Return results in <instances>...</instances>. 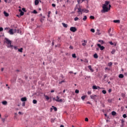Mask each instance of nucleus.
Here are the masks:
<instances>
[{
    "mask_svg": "<svg viewBox=\"0 0 127 127\" xmlns=\"http://www.w3.org/2000/svg\"><path fill=\"white\" fill-rule=\"evenodd\" d=\"M75 93L76 94H79V90H77V89L75 90Z\"/></svg>",
    "mask_w": 127,
    "mask_h": 127,
    "instance_id": "58836bf2",
    "label": "nucleus"
},
{
    "mask_svg": "<svg viewBox=\"0 0 127 127\" xmlns=\"http://www.w3.org/2000/svg\"><path fill=\"white\" fill-rule=\"evenodd\" d=\"M3 14H4V15L5 16H6V17L9 16V14H8V13H7V12H5V11H4V12H3Z\"/></svg>",
    "mask_w": 127,
    "mask_h": 127,
    "instance_id": "f8f14e48",
    "label": "nucleus"
},
{
    "mask_svg": "<svg viewBox=\"0 0 127 127\" xmlns=\"http://www.w3.org/2000/svg\"><path fill=\"white\" fill-rule=\"evenodd\" d=\"M119 77L120 78H124V74H120L119 75Z\"/></svg>",
    "mask_w": 127,
    "mask_h": 127,
    "instance_id": "bb28decb",
    "label": "nucleus"
},
{
    "mask_svg": "<svg viewBox=\"0 0 127 127\" xmlns=\"http://www.w3.org/2000/svg\"><path fill=\"white\" fill-rule=\"evenodd\" d=\"M102 93H103V94L105 95V94H107V91L103 90H102Z\"/></svg>",
    "mask_w": 127,
    "mask_h": 127,
    "instance_id": "2f4dec72",
    "label": "nucleus"
},
{
    "mask_svg": "<svg viewBox=\"0 0 127 127\" xmlns=\"http://www.w3.org/2000/svg\"><path fill=\"white\" fill-rule=\"evenodd\" d=\"M33 13H34L35 14H37V11H36V10H34L33 11Z\"/></svg>",
    "mask_w": 127,
    "mask_h": 127,
    "instance_id": "c9c22d12",
    "label": "nucleus"
},
{
    "mask_svg": "<svg viewBox=\"0 0 127 127\" xmlns=\"http://www.w3.org/2000/svg\"><path fill=\"white\" fill-rule=\"evenodd\" d=\"M45 97L46 100H47V101H48V100H49L50 98H49V97H48V96L45 95Z\"/></svg>",
    "mask_w": 127,
    "mask_h": 127,
    "instance_id": "72a5a7b5",
    "label": "nucleus"
},
{
    "mask_svg": "<svg viewBox=\"0 0 127 127\" xmlns=\"http://www.w3.org/2000/svg\"><path fill=\"white\" fill-rule=\"evenodd\" d=\"M109 3H110V1H105V4H103V5H105V6H108V5H109Z\"/></svg>",
    "mask_w": 127,
    "mask_h": 127,
    "instance_id": "1a4fd4ad",
    "label": "nucleus"
},
{
    "mask_svg": "<svg viewBox=\"0 0 127 127\" xmlns=\"http://www.w3.org/2000/svg\"><path fill=\"white\" fill-rule=\"evenodd\" d=\"M54 92H55V90H52L51 91V93H54Z\"/></svg>",
    "mask_w": 127,
    "mask_h": 127,
    "instance_id": "052dcab7",
    "label": "nucleus"
},
{
    "mask_svg": "<svg viewBox=\"0 0 127 127\" xmlns=\"http://www.w3.org/2000/svg\"><path fill=\"white\" fill-rule=\"evenodd\" d=\"M111 30H112V29H111V28H110V29L108 30V33H109V34H110V32H111Z\"/></svg>",
    "mask_w": 127,
    "mask_h": 127,
    "instance_id": "603ef678",
    "label": "nucleus"
},
{
    "mask_svg": "<svg viewBox=\"0 0 127 127\" xmlns=\"http://www.w3.org/2000/svg\"><path fill=\"white\" fill-rule=\"evenodd\" d=\"M22 106L23 107H25V102H23Z\"/></svg>",
    "mask_w": 127,
    "mask_h": 127,
    "instance_id": "09e8293b",
    "label": "nucleus"
},
{
    "mask_svg": "<svg viewBox=\"0 0 127 127\" xmlns=\"http://www.w3.org/2000/svg\"><path fill=\"white\" fill-rule=\"evenodd\" d=\"M33 103L34 104H37V100H33Z\"/></svg>",
    "mask_w": 127,
    "mask_h": 127,
    "instance_id": "f704fd0d",
    "label": "nucleus"
},
{
    "mask_svg": "<svg viewBox=\"0 0 127 127\" xmlns=\"http://www.w3.org/2000/svg\"><path fill=\"white\" fill-rule=\"evenodd\" d=\"M3 70H4V68H2L1 69V71L2 72V71H3Z\"/></svg>",
    "mask_w": 127,
    "mask_h": 127,
    "instance_id": "338daca9",
    "label": "nucleus"
},
{
    "mask_svg": "<svg viewBox=\"0 0 127 127\" xmlns=\"http://www.w3.org/2000/svg\"><path fill=\"white\" fill-rule=\"evenodd\" d=\"M72 57L73 58H77V56H76V54H73L72 55Z\"/></svg>",
    "mask_w": 127,
    "mask_h": 127,
    "instance_id": "393cba45",
    "label": "nucleus"
},
{
    "mask_svg": "<svg viewBox=\"0 0 127 127\" xmlns=\"http://www.w3.org/2000/svg\"><path fill=\"white\" fill-rule=\"evenodd\" d=\"M53 108H51V110H54L55 112H57V108L52 106Z\"/></svg>",
    "mask_w": 127,
    "mask_h": 127,
    "instance_id": "ddd939ff",
    "label": "nucleus"
},
{
    "mask_svg": "<svg viewBox=\"0 0 127 127\" xmlns=\"http://www.w3.org/2000/svg\"><path fill=\"white\" fill-rule=\"evenodd\" d=\"M13 48H14L15 50H17L18 49L17 46H13Z\"/></svg>",
    "mask_w": 127,
    "mask_h": 127,
    "instance_id": "473e14b6",
    "label": "nucleus"
},
{
    "mask_svg": "<svg viewBox=\"0 0 127 127\" xmlns=\"http://www.w3.org/2000/svg\"><path fill=\"white\" fill-rule=\"evenodd\" d=\"M19 12H21V11H22V10H21V9H19Z\"/></svg>",
    "mask_w": 127,
    "mask_h": 127,
    "instance_id": "69168bd1",
    "label": "nucleus"
},
{
    "mask_svg": "<svg viewBox=\"0 0 127 127\" xmlns=\"http://www.w3.org/2000/svg\"><path fill=\"white\" fill-rule=\"evenodd\" d=\"M103 9L101 10V12L104 13V12H108L111 8H108V6H106V5H103L102 6Z\"/></svg>",
    "mask_w": 127,
    "mask_h": 127,
    "instance_id": "f03ea898",
    "label": "nucleus"
},
{
    "mask_svg": "<svg viewBox=\"0 0 127 127\" xmlns=\"http://www.w3.org/2000/svg\"><path fill=\"white\" fill-rule=\"evenodd\" d=\"M109 35L110 36H113V34H112L111 33H109Z\"/></svg>",
    "mask_w": 127,
    "mask_h": 127,
    "instance_id": "0e129e2a",
    "label": "nucleus"
},
{
    "mask_svg": "<svg viewBox=\"0 0 127 127\" xmlns=\"http://www.w3.org/2000/svg\"><path fill=\"white\" fill-rule=\"evenodd\" d=\"M9 34H10V35H12L14 34V33H13V29H10L8 32Z\"/></svg>",
    "mask_w": 127,
    "mask_h": 127,
    "instance_id": "423d86ee",
    "label": "nucleus"
},
{
    "mask_svg": "<svg viewBox=\"0 0 127 127\" xmlns=\"http://www.w3.org/2000/svg\"><path fill=\"white\" fill-rule=\"evenodd\" d=\"M3 31V28L2 27H0V32Z\"/></svg>",
    "mask_w": 127,
    "mask_h": 127,
    "instance_id": "37998d69",
    "label": "nucleus"
},
{
    "mask_svg": "<svg viewBox=\"0 0 127 127\" xmlns=\"http://www.w3.org/2000/svg\"><path fill=\"white\" fill-rule=\"evenodd\" d=\"M24 15V12H23V11H21V12H20V16H22V15Z\"/></svg>",
    "mask_w": 127,
    "mask_h": 127,
    "instance_id": "a878e982",
    "label": "nucleus"
},
{
    "mask_svg": "<svg viewBox=\"0 0 127 127\" xmlns=\"http://www.w3.org/2000/svg\"><path fill=\"white\" fill-rule=\"evenodd\" d=\"M80 1H81V0H77V2L78 4L80 3Z\"/></svg>",
    "mask_w": 127,
    "mask_h": 127,
    "instance_id": "bf43d9fd",
    "label": "nucleus"
},
{
    "mask_svg": "<svg viewBox=\"0 0 127 127\" xmlns=\"http://www.w3.org/2000/svg\"><path fill=\"white\" fill-rule=\"evenodd\" d=\"M109 93H111L112 92V89H109L108 90Z\"/></svg>",
    "mask_w": 127,
    "mask_h": 127,
    "instance_id": "4d7b16f0",
    "label": "nucleus"
},
{
    "mask_svg": "<svg viewBox=\"0 0 127 127\" xmlns=\"http://www.w3.org/2000/svg\"><path fill=\"white\" fill-rule=\"evenodd\" d=\"M64 82H65L64 80L61 81L59 82V84H62V83H64Z\"/></svg>",
    "mask_w": 127,
    "mask_h": 127,
    "instance_id": "5fc2aeb1",
    "label": "nucleus"
},
{
    "mask_svg": "<svg viewBox=\"0 0 127 127\" xmlns=\"http://www.w3.org/2000/svg\"><path fill=\"white\" fill-rule=\"evenodd\" d=\"M86 98V96H82L81 97V99L83 100V101H84V100H85V99Z\"/></svg>",
    "mask_w": 127,
    "mask_h": 127,
    "instance_id": "7c9ffc66",
    "label": "nucleus"
},
{
    "mask_svg": "<svg viewBox=\"0 0 127 127\" xmlns=\"http://www.w3.org/2000/svg\"><path fill=\"white\" fill-rule=\"evenodd\" d=\"M122 96L123 97V98H125V97H126V95L124 93L122 94Z\"/></svg>",
    "mask_w": 127,
    "mask_h": 127,
    "instance_id": "3c124183",
    "label": "nucleus"
},
{
    "mask_svg": "<svg viewBox=\"0 0 127 127\" xmlns=\"http://www.w3.org/2000/svg\"><path fill=\"white\" fill-rule=\"evenodd\" d=\"M69 49H74V48L72 46H69Z\"/></svg>",
    "mask_w": 127,
    "mask_h": 127,
    "instance_id": "49530a36",
    "label": "nucleus"
},
{
    "mask_svg": "<svg viewBox=\"0 0 127 127\" xmlns=\"http://www.w3.org/2000/svg\"><path fill=\"white\" fill-rule=\"evenodd\" d=\"M22 10H23V11H24L25 12H26V10H25V8H22Z\"/></svg>",
    "mask_w": 127,
    "mask_h": 127,
    "instance_id": "864d4df0",
    "label": "nucleus"
},
{
    "mask_svg": "<svg viewBox=\"0 0 127 127\" xmlns=\"http://www.w3.org/2000/svg\"><path fill=\"white\" fill-rule=\"evenodd\" d=\"M123 118H124V119H126V118H127V115L126 114H124L123 115Z\"/></svg>",
    "mask_w": 127,
    "mask_h": 127,
    "instance_id": "79ce46f5",
    "label": "nucleus"
},
{
    "mask_svg": "<svg viewBox=\"0 0 127 127\" xmlns=\"http://www.w3.org/2000/svg\"><path fill=\"white\" fill-rule=\"evenodd\" d=\"M51 12L50 11H49L48 12V18H49V17H50V14H51Z\"/></svg>",
    "mask_w": 127,
    "mask_h": 127,
    "instance_id": "b1692460",
    "label": "nucleus"
},
{
    "mask_svg": "<svg viewBox=\"0 0 127 127\" xmlns=\"http://www.w3.org/2000/svg\"><path fill=\"white\" fill-rule=\"evenodd\" d=\"M78 19H79V18H78V17H76L74 18L75 21H77V20H78Z\"/></svg>",
    "mask_w": 127,
    "mask_h": 127,
    "instance_id": "ea45409f",
    "label": "nucleus"
},
{
    "mask_svg": "<svg viewBox=\"0 0 127 127\" xmlns=\"http://www.w3.org/2000/svg\"><path fill=\"white\" fill-rule=\"evenodd\" d=\"M83 11H84V12H86V13H88V12H89V10L86 9H83Z\"/></svg>",
    "mask_w": 127,
    "mask_h": 127,
    "instance_id": "c756f323",
    "label": "nucleus"
},
{
    "mask_svg": "<svg viewBox=\"0 0 127 127\" xmlns=\"http://www.w3.org/2000/svg\"><path fill=\"white\" fill-rule=\"evenodd\" d=\"M52 45H54V40L52 41Z\"/></svg>",
    "mask_w": 127,
    "mask_h": 127,
    "instance_id": "e2e57ef3",
    "label": "nucleus"
},
{
    "mask_svg": "<svg viewBox=\"0 0 127 127\" xmlns=\"http://www.w3.org/2000/svg\"><path fill=\"white\" fill-rule=\"evenodd\" d=\"M60 99V97H59V96H57V99H55V101L56 102H58V103H62V102H63V99Z\"/></svg>",
    "mask_w": 127,
    "mask_h": 127,
    "instance_id": "7ed1b4c3",
    "label": "nucleus"
},
{
    "mask_svg": "<svg viewBox=\"0 0 127 127\" xmlns=\"http://www.w3.org/2000/svg\"><path fill=\"white\" fill-rule=\"evenodd\" d=\"M96 97H97V95L94 94L90 95V98L92 99V100H96Z\"/></svg>",
    "mask_w": 127,
    "mask_h": 127,
    "instance_id": "0eeeda50",
    "label": "nucleus"
},
{
    "mask_svg": "<svg viewBox=\"0 0 127 127\" xmlns=\"http://www.w3.org/2000/svg\"><path fill=\"white\" fill-rule=\"evenodd\" d=\"M52 5L53 7H55V6H56V4H55V3L52 4Z\"/></svg>",
    "mask_w": 127,
    "mask_h": 127,
    "instance_id": "a18cd8bd",
    "label": "nucleus"
},
{
    "mask_svg": "<svg viewBox=\"0 0 127 127\" xmlns=\"http://www.w3.org/2000/svg\"><path fill=\"white\" fill-rule=\"evenodd\" d=\"M109 66H112V65H113V63H110L109 64H108Z\"/></svg>",
    "mask_w": 127,
    "mask_h": 127,
    "instance_id": "6e6d98bb",
    "label": "nucleus"
},
{
    "mask_svg": "<svg viewBox=\"0 0 127 127\" xmlns=\"http://www.w3.org/2000/svg\"><path fill=\"white\" fill-rule=\"evenodd\" d=\"M18 52H20L21 53H22L23 52V48H21L20 49H18Z\"/></svg>",
    "mask_w": 127,
    "mask_h": 127,
    "instance_id": "4468645a",
    "label": "nucleus"
},
{
    "mask_svg": "<svg viewBox=\"0 0 127 127\" xmlns=\"http://www.w3.org/2000/svg\"><path fill=\"white\" fill-rule=\"evenodd\" d=\"M90 31L91 32H93V33L95 32V29H90Z\"/></svg>",
    "mask_w": 127,
    "mask_h": 127,
    "instance_id": "4c0bfd02",
    "label": "nucleus"
},
{
    "mask_svg": "<svg viewBox=\"0 0 127 127\" xmlns=\"http://www.w3.org/2000/svg\"><path fill=\"white\" fill-rule=\"evenodd\" d=\"M109 43L111 45H114V43L113 42H109Z\"/></svg>",
    "mask_w": 127,
    "mask_h": 127,
    "instance_id": "8fccbe9b",
    "label": "nucleus"
},
{
    "mask_svg": "<svg viewBox=\"0 0 127 127\" xmlns=\"http://www.w3.org/2000/svg\"><path fill=\"white\" fill-rule=\"evenodd\" d=\"M87 104L91 105V102L88 101V102H87Z\"/></svg>",
    "mask_w": 127,
    "mask_h": 127,
    "instance_id": "680f3d73",
    "label": "nucleus"
},
{
    "mask_svg": "<svg viewBox=\"0 0 127 127\" xmlns=\"http://www.w3.org/2000/svg\"><path fill=\"white\" fill-rule=\"evenodd\" d=\"M113 22L115 23H120V22H121V21H120V20H115L113 21Z\"/></svg>",
    "mask_w": 127,
    "mask_h": 127,
    "instance_id": "dca6fc26",
    "label": "nucleus"
},
{
    "mask_svg": "<svg viewBox=\"0 0 127 127\" xmlns=\"http://www.w3.org/2000/svg\"><path fill=\"white\" fill-rule=\"evenodd\" d=\"M21 101L22 102H26L27 101V98H26V97H22V98H21Z\"/></svg>",
    "mask_w": 127,
    "mask_h": 127,
    "instance_id": "6e6552de",
    "label": "nucleus"
},
{
    "mask_svg": "<svg viewBox=\"0 0 127 127\" xmlns=\"http://www.w3.org/2000/svg\"><path fill=\"white\" fill-rule=\"evenodd\" d=\"M97 46L99 47L100 50H101V51H103L104 49H105V47L101 46V44H98Z\"/></svg>",
    "mask_w": 127,
    "mask_h": 127,
    "instance_id": "39448f33",
    "label": "nucleus"
},
{
    "mask_svg": "<svg viewBox=\"0 0 127 127\" xmlns=\"http://www.w3.org/2000/svg\"><path fill=\"white\" fill-rule=\"evenodd\" d=\"M87 94L88 95H91V94H92V92H91V91H88L87 92Z\"/></svg>",
    "mask_w": 127,
    "mask_h": 127,
    "instance_id": "a19ab883",
    "label": "nucleus"
},
{
    "mask_svg": "<svg viewBox=\"0 0 127 127\" xmlns=\"http://www.w3.org/2000/svg\"><path fill=\"white\" fill-rule=\"evenodd\" d=\"M107 77H108V74H105V75H104V79H106V78Z\"/></svg>",
    "mask_w": 127,
    "mask_h": 127,
    "instance_id": "c03bdc74",
    "label": "nucleus"
},
{
    "mask_svg": "<svg viewBox=\"0 0 127 127\" xmlns=\"http://www.w3.org/2000/svg\"><path fill=\"white\" fill-rule=\"evenodd\" d=\"M85 122H89V119L87 118H86L85 119Z\"/></svg>",
    "mask_w": 127,
    "mask_h": 127,
    "instance_id": "de8ad7c7",
    "label": "nucleus"
},
{
    "mask_svg": "<svg viewBox=\"0 0 127 127\" xmlns=\"http://www.w3.org/2000/svg\"><path fill=\"white\" fill-rule=\"evenodd\" d=\"M90 19H95V17L94 16H90Z\"/></svg>",
    "mask_w": 127,
    "mask_h": 127,
    "instance_id": "e433bc0d",
    "label": "nucleus"
},
{
    "mask_svg": "<svg viewBox=\"0 0 127 127\" xmlns=\"http://www.w3.org/2000/svg\"><path fill=\"white\" fill-rule=\"evenodd\" d=\"M78 13H80V12H82V11H84V10H81V8H79L78 9Z\"/></svg>",
    "mask_w": 127,
    "mask_h": 127,
    "instance_id": "4be33fe9",
    "label": "nucleus"
},
{
    "mask_svg": "<svg viewBox=\"0 0 127 127\" xmlns=\"http://www.w3.org/2000/svg\"><path fill=\"white\" fill-rule=\"evenodd\" d=\"M112 116H116L117 115V112H116L115 111H113L112 112Z\"/></svg>",
    "mask_w": 127,
    "mask_h": 127,
    "instance_id": "5701e85b",
    "label": "nucleus"
},
{
    "mask_svg": "<svg viewBox=\"0 0 127 127\" xmlns=\"http://www.w3.org/2000/svg\"><path fill=\"white\" fill-rule=\"evenodd\" d=\"M94 58H95L96 59H98V58L99 57L98 56V54H95L93 56Z\"/></svg>",
    "mask_w": 127,
    "mask_h": 127,
    "instance_id": "412c9836",
    "label": "nucleus"
},
{
    "mask_svg": "<svg viewBox=\"0 0 127 127\" xmlns=\"http://www.w3.org/2000/svg\"><path fill=\"white\" fill-rule=\"evenodd\" d=\"M2 105H4V106H6L7 105V101H4L2 102Z\"/></svg>",
    "mask_w": 127,
    "mask_h": 127,
    "instance_id": "2eb2a0df",
    "label": "nucleus"
},
{
    "mask_svg": "<svg viewBox=\"0 0 127 127\" xmlns=\"http://www.w3.org/2000/svg\"><path fill=\"white\" fill-rule=\"evenodd\" d=\"M70 30L72 32H76V31L77 30V28H76V27H71L70 28Z\"/></svg>",
    "mask_w": 127,
    "mask_h": 127,
    "instance_id": "20e7f679",
    "label": "nucleus"
},
{
    "mask_svg": "<svg viewBox=\"0 0 127 127\" xmlns=\"http://www.w3.org/2000/svg\"><path fill=\"white\" fill-rule=\"evenodd\" d=\"M39 3V1L38 0H35V5H37Z\"/></svg>",
    "mask_w": 127,
    "mask_h": 127,
    "instance_id": "a211bd4d",
    "label": "nucleus"
},
{
    "mask_svg": "<svg viewBox=\"0 0 127 127\" xmlns=\"http://www.w3.org/2000/svg\"><path fill=\"white\" fill-rule=\"evenodd\" d=\"M62 25L65 28H67L68 27V24H65V23H62Z\"/></svg>",
    "mask_w": 127,
    "mask_h": 127,
    "instance_id": "9d476101",
    "label": "nucleus"
},
{
    "mask_svg": "<svg viewBox=\"0 0 127 127\" xmlns=\"http://www.w3.org/2000/svg\"><path fill=\"white\" fill-rule=\"evenodd\" d=\"M99 42H101L102 44H103V43H104V41H99Z\"/></svg>",
    "mask_w": 127,
    "mask_h": 127,
    "instance_id": "13d9d810",
    "label": "nucleus"
},
{
    "mask_svg": "<svg viewBox=\"0 0 127 127\" xmlns=\"http://www.w3.org/2000/svg\"><path fill=\"white\" fill-rule=\"evenodd\" d=\"M88 68L90 70L91 72H94V69L92 68V66L91 65L88 66Z\"/></svg>",
    "mask_w": 127,
    "mask_h": 127,
    "instance_id": "9b49d317",
    "label": "nucleus"
},
{
    "mask_svg": "<svg viewBox=\"0 0 127 127\" xmlns=\"http://www.w3.org/2000/svg\"><path fill=\"white\" fill-rule=\"evenodd\" d=\"M115 53H116V50L114 49L112 50V51L111 52V54H115Z\"/></svg>",
    "mask_w": 127,
    "mask_h": 127,
    "instance_id": "c85d7f7f",
    "label": "nucleus"
},
{
    "mask_svg": "<svg viewBox=\"0 0 127 127\" xmlns=\"http://www.w3.org/2000/svg\"><path fill=\"white\" fill-rule=\"evenodd\" d=\"M44 18H45V16H43L41 18L40 21L41 22H43V20H44Z\"/></svg>",
    "mask_w": 127,
    "mask_h": 127,
    "instance_id": "aec40b11",
    "label": "nucleus"
},
{
    "mask_svg": "<svg viewBox=\"0 0 127 127\" xmlns=\"http://www.w3.org/2000/svg\"><path fill=\"white\" fill-rule=\"evenodd\" d=\"M4 39H5L4 43H6V44H7L8 48H11L12 49H13V46L11 45V41L6 38H5Z\"/></svg>",
    "mask_w": 127,
    "mask_h": 127,
    "instance_id": "f257e3e1",
    "label": "nucleus"
},
{
    "mask_svg": "<svg viewBox=\"0 0 127 127\" xmlns=\"http://www.w3.org/2000/svg\"><path fill=\"white\" fill-rule=\"evenodd\" d=\"M92 88L93 89V90H97L98 87H97V86H96V85H93V86H92Z\"/></svg>",
    "mask_w": 127,
    "mask_h": 127,
    "instance_id": "6ab92c4d",
    "label": "nucleus"
},
{
    "mask_svg": "<svg viewBox=\"0 0 127 127\" xmlns=\"http://www.w3.org/2000/svg\"><path fill=\"white\" fill-rule=\"evenodd\" d=\"M60 127H64V126H63V125H61Z\"/></svg>",
    "mask_w": 127,
    "mask_h": 127,
    "instance_id": "774afa93",
    "label": "nucleus"
},
{
    "mask_svg": "<svg viewBox=\"0 0 127 127\" xmlns=\"http://www.w3.org/2000/svg\"><path fill=\"white\" fill-rule=\"evenodd\" d=\"M83 20L84 21H86V20H87V16H84V18H83Z\"/></svg>",
    "mask_w": 127,
    "mask_h": 127,
    "instance_id": "cd10ccee",
    "label": "nucleus"
},
{
    "mask_svg": "<svg viewBox=\"0 0 127 127\" xmlns=\"http://www.w3.org/2000/svg\"><path fill=\"white\" fill-rule=\"evenodd\" d=\"M83 42L84 43L82 44V46H86V43H87V41L84 40L83 41Z\"/></svg>",
    "mask_w": 127,
    "mask_h": 127,
    "instance_id": "f3484780",
    "label": "nucleus"
}]
</instances>
